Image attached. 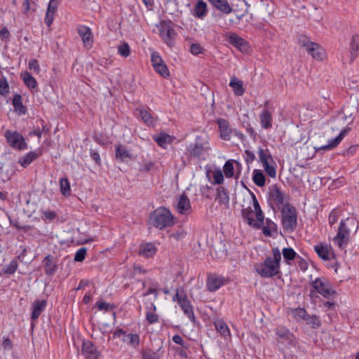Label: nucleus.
Segmentation results:
<instances>
[{
	"mask_svg": "<svg viewBox=\"0 0 359 359\" xmlns=\"http://www.w3.org/2000/svg\"><path fill=\"white\" fill-rule=\"evenodd\" d=\"M46 306V300H35L32 304V312L31 315V318L32 320L38 319L41 313L45 310Z\"/></svg>",
	"mask_w": 359,
	"mask_h": 359,
	"instance_id": "22",
	"label": "nucleus"
},
{
	"mask_svg": "<svg viewBox=\"0 0 359 359\" xmlns=\"http://www.w3.org/2000/svg\"><path fill=\"white\" fill-rule=\"evenodd\" d=\"M115 155L116 158L121 161L126 162L132 159V155L123 145H116L115 147Z\"/></svg>",
	"mask_w": 359,
	"mask_h": 359,
	"instance_id": "26",
	"label": "nucleus"
},
{
	"mask_svg": "<svg viewBox=\"0 0 359 359\" xmlns=\"http://www.w3.org/2000/svg\"><path fill=\"white\" fill-rule=\"evenodd\" d=\"M216 123L218 125L220 138L225 141H229L231 137V135L233 129L230 127L229 122L224 118H219L217 119Z\"/></svg>",
	"mask_w": 359,
	"mask_h": 359,
	"instance_id": "12",
	"label": "nucleus"
},
{
	"mask_svg": "<svg viewBox=\"0 0 359 359\" xmlns=\"http://www.w3.org/2000/svg\"><path fill=\"white\" fill-rule=\"evenodd\" d=\"M276 339L278 342L286 345H292L294 344L295 337L285 326L279 325L275 329Z\"/></svg>",
	"mask_w": 359,
	"mask_h": 359,
	"instance_id": "8",
	"label": "nucleus"
},
{
	"mask_svg": "<svg viewBox=\"0 0 359 359\" xmlns=\"http://www.w3.org/2000/svg\"><path fill=\"white\" fill-rule=\"evenodd\" d=\"M214 183L220 184L224 181V175L220 170H217L213 173Z\"/></svg>",
	"mask_w": 359,
	"mask_h": 359,
	"instance_id": "57",
	"label": "nucleus"
},
{
	"mask_svg": "<svg viewBox=\"0 0 359 359\" xmlns=\"http://www.w3.org/2000/svg\"><path fill=\"white\" fill-rule=\"evenodd\" d=\"M338 218V213L336 211L332 210L329 215V224H330V226L334 224L337 222Z\"/></svg>",
	"mask_w": 359,
	"mask_h": 359,
	"instance_id": "62",
	"label": "nucleus"
},
{
	"mask_svg": "<svg viewBox=\"0 0 359 359\" xmlns=\"http://www.w3.org/2000/svg\"><path fill=\"white\" fill-rule=\"evenodd\" d=\"M61 0H50L45 17V23L47 26H50L53 23L55 14L57 11L59 2Z\"/></svg>",
	"mask_w": 359,
	"mask_h": 359,
	"instance_id": "15",
	"label": "nucleus"
},
{
	"mask_svg": "<svg viewBox=\"0 0 359 359\" xmlns=\"http://www.w3.org/2000/svg\"><path fill=\"white\" fill-rule=\"evenodd\" d=\"M264 169L269 177L272 178L276 177V170L274 166L269 164L266 166H264Z\"/></svg>",
	"mask_w": 359,
	"mask_h": 359,
	"instance_id": "60",
	"label": "nucleus"
},
{
	"mask_svg": "<svg viewBox=\"0 0 359 359\" xmlns=\"http://www.w3.org/2000/svg\"><path fill=\"white\" fill-rule=\"evenodd\" d=\"M253 182L258 187H262L265 185L266 177L260 170L255 169L252 176Z\"/></svg>",
	"mask_w": 359,
	"mask_h": 359,
	"instance_id": "39",
	"label": "nucleus"
},
{
	"mask_svg": "<svg viewBox=\"0 0 359 359\" xmlns=\"http://www.w3.org/2000/svg\"><path fill=\"white\" fill-rule=\"evenodd\" d=\"M18 267V263L16 259H13L8 264L5 265L2 267L0 271V276L4 275H12L13 274Z\"/></svg>",
	"mask_w": 359,
	"mask_h": 359,
	"instance_id": "35",
	"label": "nucleus"
},
{
	"mask_svg": "<svg viewBox=\"0 0 359 359\" xmlns=\"http://www.w3.org/2000/svg\"><path fill=\"white\" fill-rule=\"evenodd\" d=\"M29 68L34 71V73L39 74L40 72V67L39 62L36 59H32L29 62Z\"/></svg>",
	"mask_w": 359,
	"mask_h": 359,
	"instance_id": "58",
	"label": "nucleus"
},
{
	"mask_svg": "<svg viewBox=\"0 0 359 359\" xmlns=\"http://www.w3.org/2000/svg\"><path fill=\"white\" fill-rule=\"evenodd\" d=\"M213 6L221 12L229 14L232 11V8L227 0H208Z\"/></svg>",
	"mask_w": 359,
	"mask_h": 359,
	"instance_id": "29",
	"label": "nucleus"
},
{
	"mask_svg": "<svg viewBox=\"0 0 359 359\" xmlns=\"http://www.w3.org/2000/svg\"><path fill=\"white\" fill-rule=\"evenodd\" d=\"M12 104L14 108V111L18 115H25L27 113V107L23 105L22 96L20 94H15L13 96Z\"/></svg>",
	"mask_w": 359,
	"mask_h": 359,
	"instance_id": "27",
	"label": "nucleus"
},
{
	"mask_svg": "<svg viewBox=\"0 0 359 359\" xmlns=\"http://www.w3.org/2000/svg\"><path fill=\"white\" fill-rule=\"evenodd\" d=\"M304 320L309 325H311L313 329L318 328L321 325L320 318L316 316H311L309 315L306 317H304Z\"/></svg>",
	"mask_w": 359,
	"mask_h": 359,
	"instance_id": "45",
	"label": "nucleus"
},
{
	"mask_svg": "<svg viewBox=\"0 0 359 359\" xmlns=\"http://www.w3.org/2000/svg\"><path fill=\"white\" fill-rule=\"evenodd\" d=\"M351 130V128L346 127L341 130L340 133L334 139L329 141L328 144L318 148V150H330L335 148L344 137L347 135V133Z\"/></svg>",
	"mask_w": 359,
	"mask_h": 359,
	"instance_id": "13",
	"label": "nucleus"
},
{
	"mask_svg": "<svg viewBox=\"0 0 359 359\" xmlns=\"http://www.w3.org/2000/svg\"><path fill=\"white\" fill-rule=\"evenodd\" d=\"M231 134H233L235 137H236L241 142L245 140V135L240 130L236 128H233L231 131Z\"/></svg>",
	"mask_w": 359,
	"mask_h": 359,
	"instance_id": "64",
	"label": "nucleus"
},
{
	"mask_svg": "<svg viewBox=\"0 0 359 359\" xmlns=\"http://www.w3.org/2000/svg\"><path fill=\"white\" fill-rule=\"evenodd\" d=\"M41 153L37 151H29L25 156L19 158L18 163L23 168H27L29 165L34 160L40 156Z\"/></svg>",
	"mask_w": 359,
	"mask_h": 359,
	"instance_id": "23",
	"label": "nucleus"
},
{
	"mask_svg": "<svg viewBox=\"0 0 359 359\" xmlns=\"http://www.w3.org/2000/svg\"><path fill=\"white\" fill-rule=\"evenodd\" d=\"M217 199L219 203L222 204H229V196L225 188L223 187H219L217 189Z\"/></svg>",
	"mask_w": 359,
	"mask_h": 359,
	"instance_id": "41",
	"label": "nucleus"
},
{
	"mask_svg": "<svg viewBox=\"0 0 359 359\" xmlns=\"http://www.w3.org/2000/svg\"><path fill=\"white\" fill-rule=\"evenodd\" d=\"M245 161H246V163L248 164L252 163L255 161V156L253 154V152H252L250 150H245Z\"/></svg>",
	"mask_w": 359,
	"mask_h": 359,
	"instance_id": "63",
	"label": "nucleus"
},
{
	"mask_svg": "<svg viewBox=\"0 0 359 359\" xmlns=\"http://www.w3.org/2000/svg\"><path fill=\"white\" fill-rule=\"evenodd\" d=\"M156 306L154 303L151 304V308L146 313V320L149 324H154L158 322L159 317L155 313Z\"/></svg>",
	"mask_w": 359,
	"mask_h": 359,
	"instance_id": "40",
	"label": "nucleus"
},
{
	"mask_svg": "<svg viewBox=\"0 0 359 359\" xmlns=\"http://www.w3.org/2000/svg\"><path fill=\"white\" fill-rule=\"evenodd\" d=\"M207 4L203 0H198L194 8L193 15L198 18H202L207 14Z\"/></svg>",
	"mask_w": 359,
	"mask_h": 359,
	"instance_id": "33",
	"label": "nucleus"
},
{
	"mask_svg": "<svg viewBox=\"0 0 359 359\" xmlns=\"http://www.w3.org/2000/svg\"><path fill=\"white\" fill-rule=\"evenodd\" d=\"M179 306L183 311L184 314L187 316L191 322L194 323L196 321V318L194 316L193 306L191 304V302L189 300L188 297L187 298H184V299H182V301L179 304Z\"/></svg>",
	"mask_w": 359,
	"mask_h": 359,
	"instance_id": "21",
	"label": "nucleus"
},
{
	"mask_svg": "<svg viewBox=\"0 0 359 359\" xmlns=\"http://www.w3.org/2000/svg\"><path fill=\"white\" fill-rule=\"evenodd\" d=\"M118 53L124 57H128L130 53V46H117Z\"/></svg>",
	"mask_w": 359,
	"mask_h": 359,
	"instance_id": "59",
	"label": "nucleus"
},
{
	"mask_svg": "<svg viewBox=\"0 0 359 359\" xmlns=\"http://www.w3.org/2000/svg\"><path fill=\"white\" fill-rule=\"evenodd\" d=\"M153 139L160 147L163 148H165L167 144L172 142V137L164 133H161L158 135H154Z\"/></svg>",
	"mask_w": 359,
	"mask_h": 359,
	"instance_id": "36",
	"label": "nucleus"
},
{
	"mask_svg": "<svg viewBox=\"0 0 359 359\" xmlns=\"http://www.w3.org/2000/svg\"><path fill=\"white\" fill-rule=\"evenodd\" d=\"M95 306L100 310V311H109L110 310H112L114 309V306L113 304H111L109 303H107L102 301H97L95 304Z\"/></svg>",
	"mask_w": 359,
	"mask_h": 359,
	"instance_id": "51",
	"label": "nucleus"
},
{
	"mask_svg": "<svg viewBox=\"0 0 359 359\" xmlns=\"http://www.w3.org/2000/svg\"><path fill=\"white\" fill-rule=\"evenodd\" d=\"M241 215L243 219L247 222V224L252 226L255 229H260L261 224L259 222H255L253 219V210L251 207H248L246 208H243L241 210Z\"/></svg>",
	"mask_w": 359,
	"mask_h": 359,
	"instance_id": "20",
	"label": "nucleus"
},
{
	"mask_svg": "<svg viewBox=\"0 0 359 359\" xmlns=\"http://www.w3.org/2000/svg\"><path fill=\"white\" fill-rule=\"evenodd\" d=\"M258 155H259V161L262 163L263 167L266 166L267 165L269 164V159H270L271 161H273L271 154H267L266 153L265 150L262 147L259 148Z\"/></svg>",
	"mask_w": 359,
	"mask_h": 359,
	"instance_id": "44",
	"label": "nucleus"
},
{
	"mask_svg": "<svg viewBox=\"0 0 359 359\" xmlns=\"http://www.w3.org/2000/svg\"><path fill=\"white\" fill-rule=\"evenodd\" d=\"M162 348L163 341H161V345L156 351H154L149 348H142L140 351L142 359H161L163 355V351H161Z\"/></svg>",
	"mask_w": 359,
	"mask_h": 359,
	"instance_id": "16",
	"label": "nucleus"
},
{
	"mask_svg": "<svg viewBox=\"0 0 359 359\" xmlns=\"http://www.w3.org/2000/svg\"><path fill=\"white\" fill-rule=\"evenodd\" d=\"M82 353L86 359H98L101 354L93 343L89 340L83 341Z\"/></svg>",
	"mask_w": 359,
	"mask_h": 359,
	"instance_id": "11",
	"label": "nucleus"
},
{
	"mask_svg": "<svg viewBox=\"0 0 359 359\" xmlns=\"http://www.w3.org/2000/svg\"><path fill=\"white\" fill-rule=\"evenodd\" d=\"M225 278L220 276H208L207 280V288L210 292H215L225 283Z\"/></svg>",
	"mask_w": 359,
	"mask_h": 359,
	"instance_id": "14",
	"label": "nucleus"
},
{
	"mask_svg": "<svg viewBox=\"0 0 359 359\" xmlns=\"http://www.w3.org/2000/svg\"><path fill=\"white\" fill-rule=\"evenodd\" d=\"M269 197L271 203L278 208H282L286 203H290V196L283 192L276 184L273 186Z\"/></svg>",
	"mask_w": 359,
	"mask_h": 359,
	"instance_id": "7",
	"label": "nucleus"
},
{
	"mask_svg": "<svg viewBox=\"0 0 359 359\" xmlns=\"http://www.w3.org/2000/svg\"><path fill=\"white\" fill-rule=\"evenodd\" d=\"M156 251V248L152 243H146L140 245L139 254L145 258H149L154 256Z\"/></svg>",
	"mask_w": 359,
	"mask_h": 359,
	"instance_id": "25",
	"label": "nucleus"
},
{
	"mask_svg": "<svg viewBox=\"0 0 359 359\" xmlns=\"http://www.w3.org/2000/svg\"><path fill=\"white\" fill-rule=\"evenodd\" d=\"M297 43L299 45H317L311 42L307 36L303 34L298 36Z\"/></svg>",
	"mask_w": 359,
	"mask_h": 359,
	"instance_id": "55",
	"label": "nucleus"
},
{
	"mask_svg": "<svg viewBox=\"0 0 359 359\" xmlns=\"http://www.w3.org/2000/svg\"><path fill=\"white\" fill-rule=\"evenodd\" d=\"M283 255L285 260H294L297 256L296 252L292 248H285L283 249Z\"/></svg>",
	"mask_w": 359,
	"mask_h": 359,
	"instance_id": "49",
	"label": "nucleus"
},
{
	"mask_svg": "<svg viewBox=\"0 0 359 359\" xmlns=\"http://www.w3.org/2000/svg\"><path fill=\"white\" fill-rule=\"evenodd\" d=\"M60 187L61 194L64 196L69 194L70 191V184L67 177H64L60 179Z\"/></svg>",
	"mask_w": 359,
	"mask_h": 359,
	"instance_id": "46",
	"label": "nucleus"
},
{
	"mask_svg": "<svg viewBox=\"0 0 359 359\" xmlns=\"http://www.w3.org/2000/svg\"><path fill=\"white\" fill-rule=\"evenodd\" d=\"M44 271L48 276H53L57 270V264L51 255L46 256L43 260Z\"/></svg>",
	"mask_w": 359,
	"mask_h": 359,
	"instance_id": "17",
	"label": "nucleus"
},
{
	"mask_svg": "<svg viewBox=\"0 0 359 359\" xmlns=\"http://www.w3.org/2000/svg\"><path fill=\"white\" fill-rule=\"evenodd\" d=\"M273 257H267L261 263L255 265V269L262 278H271L278 275L280 272L281 255L278 248L272 249Z\"/></svg>",
	"mask_w": 359,
	"mask_h": 359,
	"instance_id": "1",
	"label": "nucleus"
},
{
	"mask_svg": "<svg viewBox=\"0 0 359 359\" xmlns=\"http://www.w3.org/2000/svg\"><path fill=\"white\" fill-rule=\"evenodd\" d=\"M20 77L22 79L25 85L30 90H33L37 88L36 80L28 72L26 71L21 73Z\"/></svg>",
	"mask_w": 359,
	"mask_h": 359,
	"instance_id": "34",
	"label": "nucleus"
},
{
	"mask_svg": "<svg viewBox=\"0 0 359 359\" xmlns=\"http://www.w3.org/2000/svg\"><path fill=\"white\" fill-rule=\"evenodd\" d=\"M207 149L201 136L198 135L196 137L195 142L189 144L188 151L190 155L194 158H205L203 156Z\"/></svg>",
	"mask_w": 359,
	"mask_h": 359,
	"instance_id": "9",
	"label": "nucleus"
},
{
	"mask_svg": "<svg viewBox=\"0 0 359 359\" xmlns=\"http://www.w3.org/2000/svg\"><path fill=\"white\" fill-rule=\"evenodd\" d=\"M348 236L349 230L346 227L345 221L341 220L338 229V232L334 238V241L336 243H337L340 248H342L348 243Z\"/></svg>",
	"mask_w": 359,
	"mask_h": 359,
	"instance_id": "10",
	"label": "nucleus"
},
{
	"mask_svg": "<svg viewBox=\"0 0 359 359\" xmlns=\"http://www.w3.org/2000/svg\"><path fill=\"white\" fill-rule=\"evenodd\" d=\"M78 34L84 43H93V36L90 29L85 25H79L77 27Z\"/></svg>",
	"mask_w": 359,
	"mask_h": 359,
	"instance_id": "24",
	"label": "nucleus"
},
{
	"mask_svg": "<svg viewBox=\"0 0 359 359\" xmlns=\"http://www.w3.org/2000/svg\"><path fill=\"white\" fill-rule=\"evenodd\" d=\"M126 337L128 339V345L136 348L139 346L140 339V336L137 334H126Z\"/></svg>",
	"mask_w": 359,
	"mask_h": 359,
	"instance_id": "47",
	"label": "nucleus"
},
{
	"mask_svg": "<svg viewBox=\"0 0 359 359\" xmlns=\"http://www.w3.org/2000/svg\"><path fill=\"white\" fill-rule=\"evenodd\" d=\"M224 40L231 45H246L248 43L243 38L233 32L225 34Z\"/></svg>",
	"mask_w": 359,
	"mask_h": 359,
	"instance_id": "31",
	"label": "nucleus"
},
{
	"mask_svg": "<svg viewBox=\"0 0 359 359\" xmlns=\"http://www.w3.org/2000/svg\"><path fill=\"white\" fill-rule=\"evenodd\" d=\"M223 172L227 178L233 177L234 175V168L232 161L228 160L223 166Z\"/></svg>",
	"mask_w": 359,
	"mask_h": 359,
	"instance_id": "43",
	"label": "nucleus"
},
{
	"mask_svg": "<svg viewBox=\"0 0 359 359\" xmlns=\"http://www.w3.org/2000/svg\"><path fill=\"white\" fill-rule=\"evenodd\" d=\"M149 50L151 52V65L156 72L165 79L168 78L170 76L169 69L160 54L151 48Z\"/></svg>",
	"mask_w": 359,
	"mask_h": 359,
	"instance_id": "6",
	"label": "nucleus"
},
{
	"mask_svg": "<svg viewBox=\"0 0 359 359\" xmlns=\"http://www.w3.org/2000/svg\"><path fill=\"white\" fill-rule=\"evenodd\" d=\"M87 253V249L86 248H81L76 252L74 255V261L77 262H83Z\"/></svg>",
	"mask_w": 359,
	"mask_h": 359,
	"instance_id": "52",
	"label": "nucleus"
},
{
	"mask_svg": "<svg viewBox=\"0 0 359 359\" xmlns=\"http://www.w3.org/2000/svg\"><path fill=\"white\" fill-rule=\"evenodd\" d=\"M312 287L325 298H330L336 294L328 280L324 277L316 278L311 283Z\"/></svg>",
	"mask_w": 359,
	"mask_h": 359,
	"instance_id": "5",
	"label": "nucleus"
},
{
	"mask_svg": "<svg viewBox=\"0 0 359 359\" xmlns=\"http://www.w3.org/2000/svg\"><path fill=\"white\" fill-rule=\"evenodd\" d=\"M157 286H158V283H156V282L152 283L151 284L150 287H149V289L147 290V292H145L144 294V296L154 294V298L156 299L158 297V290H157Z\"/></svg>",
	"mask_w": 359,
	"mask_h": 359,
	"instance_id": "53",
	"label": "nucleus"
},
{
	"mask_svg": "<svg viewBox=\"0 0 359 359\" xmlns=\"http://www.w3.org/2000/svg\"><path fill=\"white\" fill-rule=\"evenodd\" d=\"M4 137L8 145L13 149L23 151L27 149L28 144L21 133L15 130H6Z\"/></svg>",
	"mask_w": 359,
	"mask_h": 359,
	"instance_id": "4",
	"label": "nucleus"
},
{
	"mask_svg": "<svg viewBox=\"0 0 359 359\" xmlns=\"http://www.w3.org/2000/svg\"><path fill=\"white\" fill-rule=\"evenodd\" d=\"M314 250L320 258L323 260L330 259V251L326 245L322 243L316 245L314 246Z\"/></svg>",
	"mask_w": 359,
	"mask_h": 359,
	"instance_id": "37",
	"label": "nucleus"
},
{
	"mask_svg": "<svg viewBox=\"0 0 359 359\" xmlns=\"http://www.w3.org/2000/svg\"><path fill=\"white\" fill-rule=\"evenodd\" d=\"M90 155L91 158L97 165H100L101 164V158H100V154H99L97 151L94 150V149H90Z\"/></svg>",
	"mask_w": 359,
	"mask_h": 359,
	"instance_id": "61",
	"label": "nucleus"
},
{
	"mask_svg": "<svg viewBox=\"0 0 359 359\" xmlns=\"http://www.w3.org/2000/svg\"><path fill=\"white\" fill-rule=\"evenodd\" d=\"M261 126L264 129H269L272 127V116L268 109H264L259 114Z\"/></svg>",
	"mask_w": 359,
	"mask_h": 359,
	"instance_id": "30",
	"label": "nucleus"
},
{
	"mask_svg": "<svg viewBox=\"0 0 359 359\" xmlns=\"http://www.w3.org/2000/svg\"><path fill=\"white\" fill-rule=\"evenodd\" d=\"M229 86L232 88L233 93L236 96H242L245 93L243 82L235 76L231 78Z\"/></svg>",
	"mask_w": 359,
	"mask_h": 359,
	"instance_id": "28",
	"label": "nucleus"
},
{
	"mask_svg": "<svg viewBox=\"0 0 359 359\" xmlns=\"http://www.w3.org/2000/svg\"><path fill=\"white\" fill-rule=\"evenodd\" d=\"M161 36L166 42L170 38L172 29L165 23H161L158 27Z\"/></svg>",
	"mask_w": 359,
	"mask_h": 359,
	"instance_id": "42",
	"label": "nucleus"
},
{
	"mask_svg": "<svg viewBox=\"0 0 359 359\" xmlns=\"http://www.w3.org/2000/svg\"><path fill=\"white\" fill-rule=\"evenodd\" d=\"M151 225L159 229L170 227L175 224V217L170 210L165 207H159L150 214Z\"/></svg>",
	"mask_w": 359,
	"mask_h": 359,
	"instance_id": "2",
	"label": "nucleus"
},
{
	"mask_svg": "<svg viewBox=\"0 0 359 359\" xmlns=\"http://www.w3.org/2000/svg\"><path fill=\"white\" fill-rule=\"evenodd\" d=\"M172 341L178 345H180L184 348H189L188 344L185 343L182 337L179 334H175L172 338Z\"/></svg>",
	"mask_w": 359,
	"mask_h": 359,
	"instance_id": "56",
	"label": "nucleus"
},
{
	"mask_svg": "<svg viewBox=\"0 0 359 359\" xmlns=\"http://www.w3.org/2000/svg\"><path fill=\"white\" fill-rule=\"evenodd\" d=\"M308 54L318 60H323L326 57V53L323 46H303Z\"/></svg>",
	"mask_w": 359,
	"mask_h": 359,
	"instance_id": "19",
	"label": "nucleus"
},
{
	"mask_svg": "<svg viewBox=\"0 0 359 359\" xmlns=\"http://www.w3.org/2000/svg\"><path fill=\"white\" fill-rule=\"evenodd\" d=\"M282 226L285 231L291 233L297 226V213L293 205L286 203L281 210Z\"/></svg>",
	"mask_w": 359,
	"mask_h": 359,
	"instance_id": "3",
	"label": "nucleus"
},
{
	"mask_svg": "<svg viewBox=\"0 0 359 359\" xmlns=\"http://www.w3.org/2000/svg\"><path fill=\"white\" fill-rule=\"evenodd\" d=\"M187 297V294L183 287H179L176 289L175 294L172 297V301L177 302L179 304L182 299Z\"/></svg>",
	"mask_w": 359,
	"mask_h": 359,
	"instance_id": "48",
	"label": "nucleus"
},
{
	"mask_svg": "<svg viewBox=\"0 0 359 359\" xmlns=\"http://www.w3.org/2000/svg\"><path fill=\"white\" fill-rule=\"evenodd\" d=\"M214 325L217 332L223 337L227 338L231 336L230 330L226 323L222 319H217L214 322Z\"/></svg>",
	"mask_w": 359,
	"mask_h": 359,
	"instance_id": "32",
	"label": "nucleus"
},
{
	"mask_svg": "<svg viewBox=\"0 0 359 359\" xmlns=\"http://www.w3.org/2000/svg\"><path fill=\"white\" fill-rule=\"evenodd\" d=\"M9 85L6 78H0V95L6 96L9 93Z\"/></svg>",
	"mask_w": 359,
	"mask_h": 359,
	"instance_id": "50",
	"label": "nucleus"
},
{
	"mask_svg": "<svg viewBox=\"0 0 359 359\" xmlns=\"http://www.w3.org/2000/svg\"><path fill=\"white\" fill-rule=\"evenodd\" d=\"M191 206L189 198L185 194H182L179 198L176 209L180 214L186 215L191 210Z\"/></svg>",
	"mask_w": 359,
	"mask_h": 359,
	"instance_id": "18",
	"label": "nucleus"
},
{
	"mask_svg": "<svg viewBox=\"0 0 359 359\" xmlns=\"http://www.w3.org/2000/svg\"><path fill=\"white\" fill-rule=\"evenodd\" d=\"M359 46H351L349 53L347 56L349 57L350 62H353L358 55Z\"/></svg>",
	"mask_w": 359,
	"mask_h": 359,
	"instance_id": "54",
	"label": "nucleus"
},
{
	"mask_svg": "<svg viewBox=\"0 0 359 359\" xmlns=\"http://www.w3.org/2000/svg\"><path fill=\"white\" fill-rule=\"evenodd\" d=\"M137 111L138 112V116L147 125L151 126L154 124V118L147 109L140 107L137 109Z\"/></svg>",
	"mask_w": 359,
	"mask_h": 359,
	"instance_id": "38",
	"label": "nucleus"
}]
</instances>
